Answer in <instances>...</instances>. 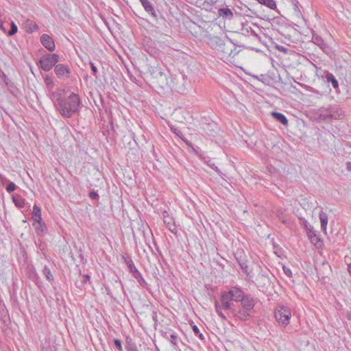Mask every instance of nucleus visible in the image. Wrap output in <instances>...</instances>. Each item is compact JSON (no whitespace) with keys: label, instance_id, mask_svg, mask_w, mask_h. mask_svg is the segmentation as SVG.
I'll return each mask as SVG.
<instances>
[{"label":"nucleus","instance_id":"a211bd4d","mask_svg":"<svg viewBox=\"0 0 351 351\" xmlns=\"http://www.w3.org/2000/svg\"><path fill=\"white\" fill-rule=\"evenodd\" d=\"M32 217L34 219V221H40L42 220L41 217V209L40 208L37 206L36 204H34L33 206V211L32 213Z\"/></svg>","mask_w":351,"mask_h":351},{"label":"nucleus","instance_id":"8fccbe9b","mask_svg":"<svg viewBox=\"0 0 351 351\" xmlns=\"http://www.w3.org/2000/svg\"><path fill=\"white\" fill-rule=\"evenodd\" d=\"M257 1H258V2L259 3L263 4V3H265V0H257Z\"/></svg>","mask_w":351,"mask_h":351},{"label":"nucleus","instance_id":"423d86ee","mask_svg":"<svg viewBox=\"0 0 351 351\" xmlns=\"http://www.w3.org/2000/svg\"><path fill=\"white\" fill-rule=\"evenodd\" d=\"M233 302L234 301L230 299V298H227L225 295H221V305L219 302L217 301L215 302V309L218 315L223 319H226V316L221 312V307L225 310L230 311L232 313V311H234L232 308Z\"/></svg>","mask_w":351,"mask_h":351},{"label":"nucleus","instance_id":"09e8293b","mask_svg":"<svg viewBox=\"0 0 351 351\" xmlns=\"http://www.w3.org/2000/svg\"><path fill=\"white\" fill-rule=\"evenodd\" d=\"M257 1H258V2L259 3L263 4V3H265V0H257Z\"/></svg>","mask_w":351,"mask_h":351},{"label":"nucleus","instance_id":"0eeeda50","mask_svg":"<svg viewBox=\"0 0 351 351\" xmlns=\"http://www.w3.org/2000/svg\"><path fill=\"white\" fill-rule=\"evenodd\" d=\"M190 86V80L188 79L187 76L184 74H182L180 77L176 79V82L175 83V86L173 87L178 93H183Z\"/></svg>","mask_w":351,"mask_h":351},{"label":"nucleus","instance_id":"9b49d317","mask_svg":"<svg viewBox=\"0 0 351 351\" xmlns=\"http://www.w3.org/2000/svg\"><path fill=\"white\" fill-rule=\"evenodd\" d=\"M40 42L42 45L49 51H53L56 46L53 38L48 34H43L40 36Z\"/></svg>","mask_w":351,"mask_h":351},{"label":"nucleus","instance_id":"2eb2a0df","mask_svg":"<svg viewBox=\"0 0 351 351\" xmlns=\"http://www.w3.org/2000/svg\"><path fill=\"white\" fill-rule=\"evenodd\" d=\"M232 314L240 319L245 320L250 315V312L245 308L232 311Z\"/></svg>","mask_w":351,"mask_h":351},{"label":"nucleus","instance_id":"a19ab883","mask_svg":"<svg viewBox=\"0 0 351 351\" xmlns=\"http://www.w3.org/2000/svg\"><path fill=\"white\" fill-rule=\"evenodd\" d=\"M239 265H240L241 267L242 268V269L246 271L247 268V265L246 263L241 262V261H239Z\"/></svg>","mask_w":351,"mask_h":351},{"label":"nucleus","instance_id":"dca6fc26","mask_svg":"<svg viewBox=\"0 0 351 351\" xmlns=\"http://www.w3.org/2000/svg\"><path fill=\"white\" fill-rule=\"evenodd\" d=\"M33 226L34 227L38 234H44L47 232L45 223L43 221V220L35 221L33 223Z\"/></svg>","mask_w":351,"mask_h":351},{"label":"nucleus","instance_id":"f3484780","mask_svg":"<svg viewBox=\"0 0 351 351\" xmlns=\"http://www.w3.org/2000/svg\"><path fill=\"white\" fill-rule=\"evenodd\" d=\"M271 116L276 121H279L280 123H281L284 125H288V120H287V119L286 118V117L283 114L280 113V112H271Z\"/></svg>","mask_w":351,"mask_h":351},{"label":"nucleus","instance_id":"cd10ccee","mask_svg":"<svg viewBox=\"0 0 351 351\" xmlns=\"http://www.w3.org/2000/svg\"><path fill=\"white\" fill-rule=\"evenodd\" d=\"M27 23H29L28 25V28H29V30L28 32L32 33L34 31H36L38 29V25L34 22V21H27Z\"/></svg>","mask_w":351,"mask_h":351},{"label":"nucleus","instance_id":"3c124183","mask_svg":"<svg viewBox=\"0 0 351 351\" xmlns=\"http://www.w3.org/2000/svg\"><path fill=\"white\" fill-rule=\"evenodd\" d=\"M348 271H349V273H350V275H351V264H350V265H348Z\"/></svg>","mask_w":351,"mask_h":351},{"label":"nucleus","instance_id":"864d4df0","mask_svg":"<svg viewBox=\"0 0 351 351\" xmlns=\"http://www.w3.org/2000/svg\"><path fill=\"white\" fill-rule=\"evenodd\" d=\"M215 171H219V169H218V167H215Z\"/></svg>","mask_w":351,"mask_h":351},{"label":"nucleus","instance_id":"aec40b11","mask_svg":"<svg viewBox=\"0 0 351 351\" xmlns=\"http://www.w3.org/2000/svg\"><path fill=\"white\" fill-rule=\"evenodd\" d=\"M140 1L145 11L150 12L154 16L156 15L154 7L148 0H140Z\"/></svg>","mask_w":351,"mask_h":351},{"label":"nucleus","instance_id":"c03bdc74","mask_svg":"<svg viewBox=\"0 0 351 351\" xmlns=\"http://www.w3.org/2000/svg\"><path fill=\"white\" fill-rule=\"evenodd\" d=\"M171 131L173 132L176 135L180 136V131H178L177 129L171 128Z\"/></svg>","mask_w":351,"mask_h":351},{"label":"nucleus","instance_id":"bb28decb","mask_svg":"<svg viewBox=\"0 0 351 351\" xmlns=\"http://www.w3.org/2000/svg\"><path fill=\"white\" fill-rule=\"evenodd\" d=\"M43 273L45 276L46 278L49 282H51L53 280V276L52 274L51 273L50 269L46 265L43 268Z\"/></svg>","mask_w":351,"mask_h":351},{"label":"nucleus","instance_id":"603ef678","mask_svg":"<svg viewBox=\"0 0 351 351\" xmlns=\"http://www.w3.org/2000/svg\"><path fill=\"white\" fill-rule=\"evenodd\" d=\"M0 179L3 181V180L5 179V178L3 177L1 174H0Z\"/></svg>","mask_w":351,"mask_h":351},{"label":"nucleus","instance_id":"4be33fe9","mask_svg":"<svg viewBox=\"0 0 351 351\" xmlns=\"http://www.w3.org/2000/svg\"><path fill=\"white\" fill-rule=\"evenodd\" d=\"M330 119L328 108L321 110L319 112V114L317 116V120L319 121H324L327 119Z\"/></svg>","mask_w":351,"mask_h":351},{"label":"nucleus","instance_id":"6ab92c4d","mask_svg":"<svg viewBox=\"0 0 351 351\" xmlns=\"http://www.w3.org/2000/svg\"><path fill=\"white\" fill-rule=\"evenodd\" d=\"M12 200L15 206L19 208H23L25 205V199L19 195H13Z\"/></svg>","mask_w":351,"mask_h":351},{"label":"nucleus","instance_id":"9d476101","mask_svg":"<svg viewBox=\"0 0 351 351\" xmlns=\"http://www.w3.org/2000/svg\"><path fill=\"white\" fill-rule=\"evenodd\" d=\"M206 38L207 43L213 49H217V52L219 51V49H220V47L225 42L217 36L208 35L206 36Z\"/></svg>","mask_w":351,"mask_h":351},{"label":"nucleus","instance_id":"49530a36","mask_svg":"<svg viewBox=\"0 0 351 351\" xmlns=\"http://www.w3.org/2000/svg\"><path fill=\"white\" fill-rule=\"evenodd\" d=\"M346 169L348 170V171H351V162H348L346 163Z\"/></svg>","mask_w":351,"mask_h":351},{"label":"nucleus","instance_id":"5fc2aeb1","mask_svg":"<svg viewBox=\"0 0 351 351\" xmlns=\"http://www.w3.org/2000/svg\"><path fill=\"white\" fill-rule=\"evenodd\" d=\"M184 142H186V143L187 145H189V142L188 141H186V140H184Z\"/></svg>","mask_w":351,"mask_h":351},{"label":"nucleus","instance_id":"7c9ffc66","mask_svg":"<svg viewBox=\"0 0 351 351\" xmlns=\"http://www.w3.org/2000/svg\"><path fill=\"white\" fill-rule=\"evenodd\" d=\"M45 82L48 88H52L53 86V81L51 77L49 76L45 77Z\"/></svg>","mask_w":351,"mask_h":351},{"label":"nucleus","instance_id":"72a5a7b5","mask_svg":"<svg viewBox=\"0 0 351 351\" xmlns=\"http://www.w3.org/2000/svg\"><path fill=\"white\" fill-rule=\"evenodd\" d=\"M282 269H283V271L284 273L288 276V277H291L292 276V272L291 271V269L286 267V266H283L282 267Z\"/></svg>","mask_w":351,"mask_h":351},{"label":"nucleus","instance_id":"a878e982","mask_svg":"<svg viewBox=\"0 0 351 351\" xmlns=\"http://www.w3.org/2000/svg\"><path fill=\"white\" fill-rule=\"evenodd\" d=\"M133 276L136 279L141 285H144L146 284L145 280L142 277L141 274L138 271V270L134 271V274H133Z\"/></svg>","mask_w":351,"mask_h":351},{"label":"nucleus","instance_id":"f8f14e48","mask_svg":"<svg viewBox=\"0 0 351 351\" xmlns=\"http://www.w3.org/2000/svg\"><path fill=\"white\" fill-rule=\"evenodd\" d=\"M164 223L167 228L173 233L177 232L176 226L172 217H171L167 211H164L162 213Z\"/></svg>","mask_w":351,"mask_h":351},{"label":"nucleus","instance_id":"20e7f679","mask_svg":"<svg viewBox=\"0 0 351 351\" xmlns=\"http://www.w3.org/2000/svg\"><path fill=\"white\" fill-rule=\"evenodd\" d=\"M276 320L282 327H286L290 322L291 312L289 307L279 305L274 311Z\"/></svg>","mask_w":351,"mask_h":351},{"label":"nucleus","instance_id":"37998d69","mask_svg":"<svg viewBox=\"0 0 351 351\" xmlns=\"http://www.w3.org/2000/svg\"><path fill=\"white\" fill-rule=\"evenodd\" d=\"M0 29L2 30L3 32H5V29L3 27V23L2 22V21L1 19H0Z\"/></svg>","mask_w":351,"mask_h":351},{"label":"nucleus","instance_id":"f704fd0d","mask_svg":"<svg viewBox=\"0 0 351 351\" xmlns=\"http://www.w3.org/2000/svg\"><path fill=\"white\" fill-rule=\"evenodd\" d=\"M177 339H178V337L176 335V334H171L170 335V341L171 343H173L175 346L177 345Z\"/></svg>","mask_w":351,"mask_h":351},{"label":"nucleus","instance_id":"6e6d98bb","mask_svg":"<svg viewBox=\"0 0 351 351\" xmlns=\"http://www.w3.org/2000/svg\"><path fill=\"white\" fill-rule=\"evenodd\" d=\"M252 33L253 34L256 35V34H255V33H254V31H252Z\"/></svg>","mask_w":351,"mask_h":351},{"label":"nucleus","instance_id":"4468645a","mask_svg":"<svg viewBox=\"0 0 351 351\" xmlns=\"http://www.w3.org/2000/svg\"><path fill=\"white\" fill-rule=\"evenodd\" d=\"M330 119H340L343 117V111L337 107H330L328 108Z\"/></svg>","mask_w":351,"mask_h":351},{"label":"nucleus","instance_id":"c756f323","mask_svg":"<svg viewBox=\"0 0 351 351\" xmlns=\"http://www.w3.org/2000/svg\"><path fill=\"white\" fill-rule=\"evenodd\" d=\"M17 30H18L17 26L16 25V24L14 22H12V23H11V29L8 33V35L10 36H12V35L15 34L17 32Z\"/></svg>","mask_w":351,"mask_h":351},{"label":"nucleus","instance_id":"5701e85b","mask_svg":"<svg viewBox=\"0 0 351 351\" xmlns=\"http://www.w3.org/2000/svg\"><path fill=\"white\" fill-rule=\"evenodd\" d=\"M218 12L220 16L226 18L231 19L233 16V13L229 8H220Z\"/></svg>","mask_w":351,"mask_h":351},{"label":"nucleus","instance_id":"c85d7f7f","mask_svg":"<svg viewBox=\"0 0 351 351\" xmlns=\"http://www.w3.org/2000/svg\"><path fill=\"white\" fill-rule=\"evenodd\" d=\"M263 5H265L270 9L273 10L276 8V2L274 0H265Z\"/></svg>","mask_w":351,"mask_h":351},{"label":"nucleus","instance_id":"f03ea898","mask_svg":"<svg viewBox=\"0 0 351 351\" xmlns=\"http://www.w3.org/2000/svg\"><path fill=\"white\" fill-rule=\"evenodd\" d=\"M146 75L151 85L156 89L165 90L170 86L167 75L157 62L147 64Z\"/></svg>","mask_w":351,"mask_h":351},{"label":"nucleus","instance_id":"a18cd8bd","mask_svg":"<svg viewBox=\"0 0 351 351\" xmlns=\"http://www.w3.org/2000/svg\"><path fill=\"white\" fill-rule=\"evenodd\" d=\"M308 237H311V239H312L313 237V235L315 237V232H313L311 230H309V232H308Z\"/></svg>","mask_w":351,"mask_h":351},{"label":"nucleus","instance_id":"ddd939ff","mask_svg":"<svg viewBox=\"0 0 351 351\" xmlns=\"http://www.w3.org/2000/svg\"><path fill=\"white\" fill-rule=\"evenodd\" d=\"M241 302L242 307L250 312L252 311L255 305L254 299L250 296L243 295V299L241 300Z\"/></svg>","mask_w":351,"mask_h":351},{"label":"nucleus","instance_id":"f257e3e1","mask_svg":"<svg viewBox=\"0 0 351 351\" xmlns=\"http://www.w3.org/2000/svg\"><path fill=\"white\" fill-rule=\"evenodd\" d=\"M52 96L56 109L62 117L70 118L79 112L82 104L78 95L72 93L67 97H62L60 93H53Z\"/></svg>","mask_w":351,"mask_h":351},{"label":"nucleus","instance_id":"1a4fd4ad","mask_svg":"<svg viewBox=\"0 0 351 351\" xmlns=\"http://www.w3.org/2000/svg\"><path fill=\"white\" fill-rule=\"evenodd\" d=\"M54 72L58 77L68 78L71 73V69L66 64H58L55 66Z\"/></svg>","mask_w":351,"mask_h":351},{"label":"nucleus","instance_id":"7ed1b4c3","mask_svg":"<svg viewBox=\"0 0 351 351\" xmlns=\"http://www.w3.org/2000/svg\"><path fill=\"white\" fill-rule=\"evenodd\" d=\"M240 51L238 46L230 40H227L220 49H219L218 55L223 62L235 64L236 56L239 54Z\"/></svg>","mask_w":351,"mask_h":351},{"label":"nucleus","instance_id":"2f4dec72","mask_svg":"<svg viewBox=\"0 0 351 351\" xmlns=\"http://www.w3.org/2000/svg\"><path fill=\"white\" fill-rule=\"evenodd\" d=\"M16 185L14 183V182H10L6 187V191L8 192V193H11L12 191H14V190H16Z\"/></svg>","mask_w":351,"mask_h":351},{"label":"nucleus","instance_id":"4d7b16f0","mask_svg":"<svg viewBox=\"0 0 351 351\" xmlns=\"http://www.w3.org/2000/svg\"><path fill=\"white\" fill-rule=\"evenodd\" d=\"M350 318L351 319V315H350Z\"/></svg>","mask_w":351,"mask_h":351},{"label":"nucleus","instance_id":"473e14b6","mask_svg":"<svg viewBox=\"0 0 351 351\" xmlns=\"http://www.w3.org/2000/svg\"><path fill=\"white\" fill-rule=\"evenodd\" d=\"M114 346H116V348L119 350V351H123V348H122V345H121V342L120 340L119 339H114Z\"/></svg>","mask_w":351,"mask_h":351},{"label":"nucleus","instance_id":"58836bf2","mask_svg":"<svg viewBox=\"0 0 351 351\" xmlns=\"http://www.w3.org/2000/svg\"><path fill=\"white\" fill-rule=\"evenodd\" d=\"M89 196H90V197L91 199H95L97 198L99 195H98V194H97V192H95V191H91V192H90V193H89Z\"/></svg>","mask_w":351,"mask_h":351},{"label":"nucleus","instance_id":"412c9836","mask_svg":"<svg viewBox=\"0 0 351 351\" xmlns=\"http://www.w3.org/2000/svg\"><path fill=\"white\" fill-rule=\"evenodd\" d=\"M319 217L321 222V228L324 231H326L328 223V216L324 211H321L319 213Z\"/></svg>","mask_w":351,"mask_h":351},{"label":"nucleus","instance_id":"6e6552de","mask_svg":"<svg viewBox=\"0 0 351 351\" xmlns=\"http://www.w3.org/2000/svg\"><path fill=\"white\" fill-rule=\"evenodd\" d=\"M222 295L227 298H230L234 302H240L243 297V291L236 287H232L228 292L223 293Z\"/></svg>","mask_w":351,"mask_h":351},{"label":"nucleus","instance_id":"4c0bfd02","mask_svg":"<svg viewBox=\"0 0 351 351\" xmlns=\"http://www.w3.org/2000/svg\"><path fill=\"white\" fill-rule=\"evenodd\" d=\"M127 350L128 351H138L136 346L134 344L129 345Z\"/></svg>","mask_w":351,"mask_h":351},{"label":"nucleus","instance_id":"b1692460","mask_svg":"<svg viewBox=\"0 0 351 351\" xmlns=\"http://www.w3.org/2000/svg\"><path fill=\"white\" fill-rule=\"evenodd\" d=\"M312 41L316 45L319 46L322 49H324V47L326 46V44H325L324 40L319 36L313 35L312 37Z\"/></svg>","mask_w":351,"mask_h":351},{"label":"nucleus","instance_id":"de8ad7c7","mask_svg":"<svg viewBox=\"0 0 351 351\" xmlns=\"http://www.w3.org/2000/svg\"><path fill=\"white\" fill-rule=\"evenodd\" d=\"M197 336H198L199 337V339H201L202 340H203L204 339L203 335L200 332Z\"/></svg>","mask_w":351,"mask_h":351},{"label":"nucleus","instance_id":"39448f33","mask_svg":"<svg viewBox=\"0 0 351 351\" xmlns=\"http://www.w3.org/2000/svg\"><path fill=\"white\" fill-rule=\"evenodd\" d=\"M59 61V56L56 53H49L43 56L38 62L39 66L45 71H50Z\"/></svg>","mask_w":351,"mask_h":351},{"label":"nucleus","instance_id":"393cba45","mask_svg":"<svg viewBox=\"0 0 351 351\" xmlns=\"http://www.w3.org/2000/svg\"><path fill=\"white\" fill-rule=\"evenodd\" d=\"M326 80L328 82H331L332 86L334 88L337 89L339 87V83L335 76L332 73H328L326 76Z\"/></svg>","mask_w":351,"mask_h":351},{"label":"nucleus","instance_id":"e433bc0d","mask_svg":"<svg viewBox=\"0 0 351 351\" xmlns=\"http://www.w3.org/2000/svg\"><path fill=\"white\" fill-rule=\"evenodd\" d=\"M89 280H90V276L88 274L84 275L82 276V284L84 285Z\"/></svg>","mask_w":351,"mask_h":351},{"label":"nucleus","instance_id":"c9c22d12","mask_svg":"<svg viewBox=\"0 0 351 351\" xmlns=\"http://www.w3.org/2000/svg\"><path fill=\"white\" fill-rule=\"evenodd\" d=\"M128 267L130 268V272L133 274H134V271L135 270H138L136 267L134 266V265L133 264V263H130L129 265H128Z\"/></svg>","mask_w":351,"mask_h":351},{"label":"nucleus","instance_id":"79ce46f5","mask_svg":"<svg viewBox=\"0 0 351 351\" xmlns=\"http://www.w3.org/2000/svg\"><path fill=\"white\" fill-rule=\"evenodd\" d=\"M192 328H193L194 333L196 335H197L200 332L198 327L196 325L193 326Z\"/></svg>","mask_w":351,"mask_h":351},{"label":"nucleus","instance_id":"ea45409f","mask_svg":"<svg viewBox=\"0 0 351 351\" xmlns=\"http://www.w3.org/2000/svg\"><path fill=\"white\" fill-rule=\"evenodd\" d=\"M90 64L92 71H93V74L95 75L97 73V69L93 62H90Z\"/></svg>","mask_w":351,"mask_h":351}]
</instances>
